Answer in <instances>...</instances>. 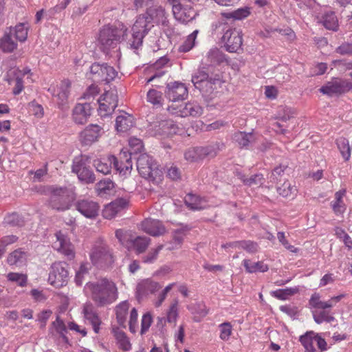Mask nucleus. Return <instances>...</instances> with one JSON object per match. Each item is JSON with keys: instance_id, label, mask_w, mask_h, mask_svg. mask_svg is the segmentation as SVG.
Masks as SVG:
<instances>
[{"instance_id": "ea45409f", "label": "nucleus", "mask_w": 352, "mask_h": 352, "mask_svg": "<svg viewBox=\"0 0 352 352\" xmlns=\"http://www.w3.org/2000/svg\"><path fill=\"white\" fill-rule=\"evenodd\" d=\"M146 100L156 108L162 106V93L154 89L148 90L146 94Z\"/></svg>"}, {"instance_id": "4d7b16f0", "label": "nucleus", "mask_w": 352, "mask_h": 352, "mask_svg": "<svg viewBox=\"0 0 352 352\" xmlns=\"http://www.w3.org/2000/svg\"><path fill=\"white\" fill-rule=\"evenodd\" d=\"M220 329L219 338L223 340L227 341L229 340L232 333V326L230 322H223L219 326Z\"/></svg>"}, {"instance_id": "4c0bfd02", "label": "nucleus", "mask_w": 352, "mask_h": 352, "mask_svg": "<svg viewBox=\"0 0 352 352\" xmlns=\"http://www.w3.org/2000/svg\"><path fill=\"white\" fill-rule=\"evenodd\" d=\"M253 139L254 135L252 133L238 131L233 135L234 141L241 148L248 146Z\"/></svg>"}, {"instance_id": "cd10ccee", "label": "nucleus", "mask_w": 352, "mask_h": 352, "mask_svg": "<svg viewBox=\"0 0 352 352\" xmlns=\"http://www.w3.org/2000/svg\"><path fill=\"white\" fill-rule=\"evenodd\" d=\"M129 309V303L126 300L121 302L116 307L117 322L120 327L124 328L126 327V316Z\"/></svg>"}, {"instance_id": "aec40b11", "label": "nucleus", "mask_w": 352, "mask_h": 352, "mask_svg": "<svg viewBox=\"0 0 352 352\" xmlns=\"http://www.w3.org/2000/svg\"><path fill=\"white\" fill-rule=\"evenodd\" d=\"M203 109L196 102H182L177 104V116L197 117L202 114Z\"/></svg>"}, {"instance_id": "ddd939ff", "label": "nucleus", "mask_w": 352, "mask_h": 352, "mask_svg": "<svg viewBox=\"0 0 352 352\" xmlns=\"http://www.w3.org/2000/svg\"><path fill=\"white\" fill-rule=\"evenodd\" d=\"M132 152L127 153L126 152L121 153L119 158L114 155H110V159L113 161L114 168L122 175H127L131 173L132 169L131 161Z\"/></svg>"}, {"instance_id": "7ed1b4c3", "label": "nucleus", "mask_w": 352, "mask_h": 352, "mask_svg": "<svg viewBox=\"0 0 352 352\" xmlns=\"http://www.w3.org/2000/svg\"><path fill=\"white\" fill-rule=\"evenodd\" d=\"M136 166L140 175L146 179L155 183L161 180V170L153 157L146 153H142L137 157Z\"/></svg>"}, {"instance_id": "1a4fd4ad", "label": "nucleus", "mask_w": 352, "mask_h": 352, "mask_svg": "<svg viewBox=\"0 0 352 352\" xmlns=\"http://www.w3.org/2000/svg\"><path fill=\"white\" fill-rule=\"evenodd\" d=\"M90 256L92 263L100 268L109 267L114 262L111 250L104 243L96 246Z\"/></svg>"}, {"instance_id": "e433bc0d", "label": "nucleus", "mask_w": 352, "mask_h": 352, "mask_svg": "<svg viewBox=\"0 0 352 352\" xmlns=\"http://www.w3.org/2000/svg\"><path fill=\"white\" fill-rule=\"evenodd\" d=\"M25 261V253L20 249L13 251L9 254L7 262L10 265L20 266Z\"/></svg>"}, {"instance_id": "13d9d810", "label": "nucleus", "mask_w": 352, "mask_h": 352, "mask_svg": "<svg viewBox=\"0 0 352 352\" xmlns=\"http://www.w3.org/2000/svg\"><path fill=\"white\" fill-rule=\"evenodd\" d=\"M163 247V245H159L156 248L151 249L146 255L142 257V262L144 263H154L158 256L159 252L162 250Z\"/></svg>"}, {"instance_id": "0e129e2a", "label": "nucleus", "mask_w": 352, "mask_h": 352, "mask_svg": "<svg viewBox=\"0 0 352 352\" xmlns=\"http://www.w3.org/2000/svg\"><path fill=\"white\" fill-rule=\"evenodd\" d=\"M88 274V268L85 264H81L79 270L76 272L75 276V283L78 286H80L82 284L84 276Z\"/></svg>"}, {"instance_id": "603ef678", "label": "nucleus", "mask_w": 352, "mask_h": 352, "mask_svg": "<svg viewBox=\"0 0 352 352\" xmlns=\"http://www.w3.org/2000/svg\"><path fill=\"white\" fill-rule=\"evenodd\" d=\"M198 31L195 30L192 34L188 36L184 43L179 47V50L182 52L190 51L195 45Z\"/></svg>"}, {"instance_id": "a19ab883", "label": "nucleus", "mask_w": 352, "mask_h": 352, "mask_svg": "<svg viewBox=\"0 0 352 352\" xmlns=\"http://www.w3.org/2000/svg\"><path fill=\"white\" fill-rule=\"evenodd\" d=\"M338 148L345 161H348L351 157V148L349 140L343 137L336 140Z\"/></svg>"}, {"instance_id": "a211bd4d", "label": "nucleus", "mask_w": 352, "mask_h": 352, "mask_svg": "<svg viewBox=\"0 0 352 352\" xmlns=\"http://www.w3.org/2000/svg\"><path fill=\"white\" fill-rule=\"evenodd\" d=\"M71 83L69 80L61 81L59 87L57 88L56 93L55 90L52 93L54 97L56 98V102L58 108L64 109L68 102V97L69 95V88Z\"/></svg>"}, {"instance_id": "0eeeda50", "label": "nucleus", "mask_w": 352, "mask_h": 352, "mask_svg": "<svg viewBox=\"0 0 352 352\" xmlns=\"http://www.w3.org/2000/svg\"><path fill=\"white\" fill-rule=\"evenodd\" d=\"M69 265L66 262L57 261L52 263L50 267L48 281L56 288L65 286L69 280Z\"/></svg>"}, {"instance_id": "864d4df0", "label": "nucleus", "mask_w": 352, "mask_h": 352, "mask_svg": "<svg viewBox=\"0 0 352 352\" xmlns=\"http://www.w3.org/2000/svg\"><path fill=\"white\" fill-rule=\"evenodd\" d=\"M320 91L323 94L328 96H333L334 94H340L339 90L338 89V85L336 79L328 82L324 86L320 89Z\"/></svg>"}, {"instance_id": "69168bd1", "label": "nucleus", "mask_w": 352, "mask_h": 352, "mask_svg": "<svg viewBox=\"0 0 352 352\" xmlns=\"http://www.w3.org/2000/svg\"><path fill=\"white\" fill-rule=\"evenodd\" d=\"M277 238L279 242L289 251L293 253H296L298 251V249L294 245H292L289 243L288 241L286 239L285 234L283 232H278L277 233Z\"/></svg>"}, {"instance_id": "c9c22d12", "label": "nucleus", "mask_w": 352, "mask_h": 352, "mask_svg": "<svg viewBox=\"0 0 352 352\" xmlns=\"http://www.w3.org/2000/svg\"><path fill=\"white\" fill-rule=\"evenodd\" d=\"M194 10L192 7L184 8L180 3H177V21L182 23L187 22L193 19Z\"/></svg>"}, {"instance_id": "a18cd8bd", "label": "nucleus", "mask_w": 352, "mask_h": 352, "mask_svg": "<svg viewBox=\"0 0 352 352\" xmlns=\"http://www.w3.org/2000/svg\"><path fill=\"white\" fill-rule=\"evenodd\" d=\"M299 291L298 287H291V288H286L283 289H277L275 291H272L271 292V295L276 298L279 300H286L288 296H292L296 293H298Z\"/></svg>"}, {"instance_id": "393cba45", "label": "nucleus", "mask_w": 352, "mask_h": 352, "mask_svg": "<svg viewBox=\"0 0 352 352\" xmlns=\"http://www.w3.org/2000/svg\"><path fill=\"white\" fill-rule=\"evenodd\" d=\"M252 13V8L250 7L240 8L232 12H223L221 16L226 19H232L234 21H241L248 18Z\"/></svg>"}, {"instance_id": "5701e85b", "label": "nucleus", "mask_w": 352, "mask_h": 352, "mask_svg": "<svg viewBox=\"0 0 352 352\" xmlns=\"http://www.w3.org/2000/svg\"><path fill=\"white\" fill-rule=\"evenodd\" d=\"M12 30L6 31L0 38V49L4 53H12L17 48V43L12 37Z\"/></svg>"}, {"instance_id": "9b49d317", "label": "nucleus", "mask_w": 352, "mask_h": 352, "mask_svg": "<svg viewBox=\"0 0 352 352\" xmlns=\"http://www.w3.org/2000/svg\"><path fill=\"white\" fill-rule=\"evenodd\" d=\"M192 82L195 87L204 94H206L208 89H212V86H220L222 84L221 79L218 78H209L208 74L203 71H198L192 77Z\"/></svg>"}, {"instance_id": "49530a36", "label": "nucleus", "mask_w": 352, "mask_h": 352, "mask_svg": "<svg viewBox=\"0 0 352 352\" xmlns=\"http://www.w3.org/2000/svg\"><path fill=\"white\" fill-rule=\"evenodd\" d=\"M313 316L314 321L317 324H321L324 322H331L335 320L334 316H333L329 311L326 310L315 311Z\"/></svg>"}, {"instance_id": "f03ea898", "label": "nucleus", "mask_w": 352, "mask_h": 352, "mask_svg": "<svg viewBox=\"0 0 352 352\" xmlns=\"http://www.w3.org/2000/svg\"><path fill=\"white\" fill-rule=\"evenodd\" d=\"M127 28L123 25H104L100 30L98 43L100 50L104 54H109L111 49L115 48L117 45L124 39L126 36Z\"/></svg>"}, {"instance_id": "473e14b6", "label": "nucleus", "mask_w": 352, "mask_h": 352, "mask_svg": "<svg viewBox=\"0 0 352 352\" xmlns=\"http://www.w3.org/2000/svg\"><path fill=\"white\" fill-rule=\"evenodd\" d=\"M201 146L190 147L184 153V158L190 162H198L204 160Z\"/></svg>"}, {"instance_id": "052dcab7", "label": "nucleus", "mask_w": 352, "mask_h": 352, "mask_svg": "<svg viewBox=\"0 0 352 352\" xmlns=\"http://www.w3.org/2000/svg\"><path fill=\"white\" fill-rule=\"evenodd\" d=\"M339 94H342L352 90V81L336 78Z\"/></svg>"}, {"instance_id": "8fccbe9b", "label": "nucleus", "mask_w": 352, "mask_h": 352, "mask_svg": "<svg viewBox=\"0 0 352 352\" xmlns=\"http://www.w3.org/2000/svg\"><path fill=\"white\" fill-rule=\"evenodd\" d=\"M335 234L339 239L342 240L345 246L351 250L352 249V239L351 236L341 228H335Z\"/></svg>"}, {"instance_id": "2eb2a0df", "label": "nucleus", "mask_w": 352, "mask_h": 352, "mask_svg": "<svg viewBox=\"0 0 352 352\" xmlns=\"http://www.w3.org/2000/svg\"><path fill=\"white\" fill-rule=\"evenodd\" d=\"M92 107L89 103L77 104L72 111V120L76 124H85L91 115Z\"/></svg>"}, {"instance_id": "a878e982", "label": "nucleus", "mask_w": 352, "mask_h": 352, "mask_svg": "<svg viewBox=\"0 0 352 352\" xmlns=\"http://www.w3.org/2000/svg\"><path fill=\"white\" fill-rule=\"evenodd\" d=\"M346 195V190L342 189L337 191L334 195V200L331 202V206L335 214H342L346 209V206L343 201V197Z\"/></svg>"}, {"instance_id": "f257e3e1", "label": "nucleus", "mask_w": 352, "mask_h": 352, "mask_svg": "<svg viewBox=\"0 0 352 352\" xmlns=\"http://www.w3.org/2000/svg\"><path fill=\"white\" fill-rule=\"evenodd\" d=\"M84 291L98 307L107 306L118 298L116 284L106 278L87 283Z\"/></svg>"}, {"instance_id": "7c9ffc66", "label": "nucleus", "mask_w": 352, "mask_h": 352, "mask_svg": "<svg viewBox=\"0 0 352 352\" xmlns=\"http://www.w3.org/2000/svg\"><path fill=\"white\" fill-rule=\"evenodd\" d=\"M243 265L248 273L265 272L269 270L268 265L263 261L253 263L250 259H244Z\"/></svg>"}, {"instance_id": "bb28decb", "label": "nucleus", "mask_w": 352, "mask_h": 352, "mask_svg": "<svg viewBox=\"0 0 352 352\" xmlns=\"http://www.w3.org/2000/svg\"><path fill=\"white\" fill-rule=\"evenodd\" d=\"M142 14L146 15V17L150 23H152L153 21L159 23L163 21L165 10L162 6H151L148 8L146 12Z\"/></svg>"}, {"instance_id": "f8f14e48", "label": "nucleus", "mask_w": 352, "mask_h": 352, "mask_svg": "<svg viewBox=\"0 0 352 352\" xmlns=\"http://www.w3.org/2000/svg\"><path fill=\"white\" fill-rule=\"evenodd\" d=\"M76 209L84 217L95 219L99 214L100 206L98 202L89 199H79L74 204Z\"/></svg>"}, {"instance_id": "2f4dec72", "label": "nucleus", "mask_w": 352, "mask_h": 352, "mask_svg": "<svg viewBox=\"0 0 352 352\" xmlns=\"http://www.w3.org/2000/svg\"><path fill=\"white\" fill-rule=\"evenodd\" d=\"M151 243V239L144 236H139L131 240V245L137 254L144 252Z\"/></svg>"}, {"instance_id": "f3484780", "label": "nucleus", "mask_w": 352, "mask_h": 352, "mask_svg": "<svg viewBox=\"0 0 352 352\" xmlns=\"http://www.w3.org/2000/svg\"><path fill=\"white\" fill-rule=\"evenodd\" d=\"M76 163L77 164L72 166V173L77 175L81 182L86 184H94L96 178L92 169L89 166H82V164Z\"/></svg>"}, {"instance_id": "4be33fe9", "label": "nucleus", "mask_w": 352, "mask_h": 352, "mask_svg": "<svg viewBox=\"0 0 352 352\" xmlns=\"http://www.w3.org/2000/svg\"><path fill=\"white\" fill-rule=\"evenodd\" d=\"M135 124L133 116L124 112L116 120V129L118 132H126Z\"/></svg>"}, {"instance_id": "39448f33", "label": "nucleus", "mask_w": 352, "mask_h": 352, "mask_svg": "<svg viewBox=\"0 0 352 352\" xmlns=\"http://www.w3.org/2000/svg\"><path fill=\"white\" fill-rule=\"evenodd\" d=\"M89 73L87 76L95 83L108 84L113 80L118 75L117 71L113 67L107 63H94L90 66Z\"/></svg>"}, {"instance_id": "37998d69", "label": "nucleus", "mask_w": 352, "mask_h": 352, "mask_svg": "<svg viewBox=\"0 0 352 352\" xmlns=\"http://www.w3.org/2000/svg\"><path fill=\"white\" fill-rule=\"evenodd\" d=\"M58 239L60 241V245L58 248V252L65 256L68 260H72L75 256L73 245L69 242L60 239L59 237H58Z\"/></svg>"}, {"instance_id": "9d476101", "label": "nucleus", "mask_w": 352, "mask_h": 352, "mask_svg": "<svg viewBox=\"0 0 352 352\" xmlns=\"http://www.w3.org/2000/svg\"><path fill=\"white\" fill-rule=\"evenodd\" d=\"M221 42L228 52H239L243 45V34L235 28H229L223 33Z\"/></svg>"}, {"instance_id": "4468645a", "label": "nucleus", "mask_w": 352, "mask_h": 352, "mask_svg": "<svg viewBox=\"0 0 352 352\" xmlns=\"http://www.w3.org/2000/svg\"><path fill=\"white\" fill-rule=\"evenodd\" d=\"M102 128L98 124H90L79 134L81 144L89 146L98 140L102 133Z\"/></svg>"}, {"instance_id": "bf43d9fd", "label": "nucleus", "mask_w": 352, "mask_h": 352, "mask_svg": "<svg viewBox=\"0 0 352 352\" xmlns=\"http://www.w3.org/2000/svg\"><path fill=\"white\" fill-rule=\"evenodd\" d=\"M165 96L169 101H176V81L168 82L165 90Z\"/></svg>"}, {"instance_id": "c03bdc74", "label": "nucleus", "mask_w": 352, "mask_h": 352, "mask_svg": "<svg viewBox=\"0 0 352 352\" xmlns=\"http://www.w3.org/2000/svg\"><path fill=\"white\" fill-rule=\"evenodd\" d=\"M100 98H102V101L111 104V109H116L118 105V97L116 89L105 91Z\"/></svg>"}, {"instance_id": "b1692460", "label": "nucleus", "mask_w": 352, "mask_h": 352, "mask_svg": "<svg viewBox=\"0 0 352 352\" xmlns=\"http://www.w3.org/2000/svg\"><path fill=\"white\" fill-rule=\"evenodd\" d=\"M184 202L189 208L194 210H203L208 206V202L204 198L192 194L186 195Z\"/></svg>"}, {"instance_id": "680f3d73", "label": "nucleus", "mask_w": 352, "mask_h": 352, "mask_svg": "<svg viewBox=\"0 0 352 352\" xmlns=\"http://www.w3.org/2000/svg\"><path fill=\"white\" fill-rule=\"evenodd\" d=\"M153 322L152 316L149 312L144 314L142 316L141 320V330L140 333L142 335L146 333L150 328Z\"/></svg>"}, {"instance_id": "c756f323", "label": "nucleus", "mask_w": 352, "mask_h": 352, "mask_svg": "<svg viewBox=\"0 0 352 352\" xmlns=\"http://www.w3.org/2000/svg\"><path fill=\"white\" fill-rule=\"evenodd\" d=\"M321 22L327 30L337 31L338 29V19L333 11L325 12L322 16Z\"/></svg>"}, {"instance_id": "09e8293b", "label": "nucleus", "mask_w": 352, "mask_h": 352, "mask_svg": "<svg viewBox=\"0 0 352 352\" xmlns=\"http://www.w3.org/2000/svg\"><path fill=\"white\" fill-rule=\"evenodd\" d=\"M28 28L25 23H21L16 25L14 29V34L17 41L24 42L28 37Z\"/></svg>"}, {"instance_id": "c85d7f7f", "label": "nucleus", "mask_w": 352, "mask_h": 352, "mask_svg": "<svg viewBox=\"0 0 352 352\" xmlns=\"http://www.w3.org/2000/svg\"><path fill=\"white\" fill-rule=\"evenodd\" d=\"M113 161L110 159V155L107 158L96 159L93 162V165L97 172L103 175L110 174L112 169Z\"/></svg>"}, {"instance_id": "6e6d98bb", "label": "nucleus", "mask_w": 352, "mask_h": 352, "mask_svg": "<svg viewBox=\"0 0 352 352\" xmlns=\"http://www.w3.org/2000/svg\"><path fill=\"white\" fill-rule=\"evenodd\" d=\"M7 278L8 280L15 282L21 287L25 286L28 281L27 276L23 274L10 272L8 274Z\"/></svg>"}, {"instance_id": "20e7f679", "label": "nucleus", "mask_w": 352, "mask_h": 352, "mask_svg": "<svg viewBox=\"0 0 352 352\" xmlns=\"http://www.w3.org/2000/svg\"><path fill=\"white\" fill-rule=\"evenodd\" d=\"M153 25L146 17V15L140 14L132 27L131 38L129 39L127 44L131 49L138 50L143 43V38L148 33Z\"/></svg>"}, {"instance_id": "412c9836", "label": "nucleus", "mask_w": 352, "mask_h": 352, "mask_svg": "<svg viewBox=\"0 0 352 352\" xmlns=\"http://www.w3.org/2000/svg\"><path fill=\"white\" fill-rule=\"evenodd\" d=\"M162 288V286L151 279H145L139 283L136 287V293L139 297L154 294Z\"/></svg>"}, {"instance_id": "dca6fc26", "label": "nucleus", "mask_w": 352, "mask_h": 352, "mask_svg": "<svg viewBox=\"0 0 352 352\" xmlns=\"http://www.w3.org/2000/svg\"><path fill=\"white\" fill-rule=\"evenodd\" d=\"M129 201L125 198H118L105 206L102 210V216L104 218L111 219L116 216V214L127 208Z\"/></svg>"}, {"instance_id": "774afa93", "label": "nucleus", "mask_w": 352, "mask_h": 352, "mask_svg": "<svg viewBox=\"0 0 352 352\" xmlns=\"http://www.w3.org/2000/svg\"><path fill=\"white\" fill-rule=\"evenodd\" d=\"M14 87L12 89V94L15 96L19 95L24 89L23 77L17 74H14Z\"/></svg>"}, {"instance_id": "de8ad7c7", "label": "nucleus", "mask_w": 352, "mask_h": 352, "mask_svg": "<svg viewBox=\"0 0 352 352\" xmlns=\"http://www.w3.org/2000/svg\"><path fill=\"white\" fill-rule=\"evenodd\" d=\"M116 338L119 349L124 351H129L131 349V344L125 333L123 331L118 332L116 334Z\"/></svg>"}, {"instance_id": "6e6552de", "label": "nucleus", "mask_w": 352, "mask_h": 352, "mask_svg": "<svg viewBox=\"0 0 352 352\" xmlns=\"http://www.w3.org/2000/svg\"><path fill=\"white\" fill-rule=\"evenodd\" d=\"M299 342L304 347L305 352H317L316 345L321 352L327 350V343L325 340L313 331H307L300 336Z\"/></svg>"}, {"instance_id": "3c124183", "label": "nucleus", "mask_w": 352, "mask_h": 352, "mask_svg": "<svg viewBox=\"0 0 352 352\" xmlns=\"http://www.w3.org/2000/svg\"><path fill=\"white\" fill-rule=\"evenodd\" d=\"M5 222L11 226L18 227H21L25 223L23 217L16 212L8 215L5 218Z\"/></svg>"}, {"instance_id": "f704fd0d", "label": "nucleus", "mask_w": 352, "mask_h": 352, "mask_svg": "<svg viewBox=\"0 0 352 352\" xmlns=\"http://www.w3.org/2000/svg\"><path fill=\"white\" fill-rule=\"evenodd\" d=\"M115 185L112 180L109 179H104L98 182L96 185V190L98 192V195L103 196L104 195H109L111 191L114 188Z\"/></svg>"}, {"instance_id": "72a5a7b5", "label": "nucleus", "mask_w": 352, "mask_h": 352, "mask_svg": "<svg viewBox=\"0 0 352 352\" xmlns=\"http://www.w3.org/2000/svg\"><path fill=\"white\" fill-rule=\"evenodd\" d=\"M82 312L85 318L88 320L91 324L100 320L98 314L91 302H86L84 305Z\"/></svg>"}, {"instance_id": "79ce46f5", "label": "nucleus", "mask_w": 352, "mask_h": 352, "mask_svg": "<svg viewBox=\"0 0 352 352\" xmlns=\"http://www.w3.org/2000/svg\"><path fill=\"white\" fill-rule=\"evenodd\" d=\"M277 191L283 197H294L297 193L295 186H292L288 181L285 182L280 186H278Z\"/></svg>"}, {"instance_id": "338daca9", "label": "nucleus", "mask_w": 352, "mask_h": 352, "mask_svg": "<svg viewBox=\"0 0 352 352\" xmlns=\"http://www.w3.org/2000/svg\"><path fill=\"white\" fill-rule=\"evenodd\" d=\"M99 102V108L98 111L101 115V116H106L109 114H111V113L115 110V109L111 108V104L107 103L105 101H102V98H100L98 100Z\"/></svg>"}, {"instance_id": "423d86ee", "label": "nucleus", "mask_w": 352, "mask_h": 352, "mask_svg": "<svg viewBox=\"0 0 352 352\" xmlns=\"http://www.w3.org/2000/svg\"><path fill=\"white\" fill-rule=\"evenodd\" d=\"M74 197L67 187L54 188L51 191L49 199L50 206L58 211H65L70 208Z\"/></svg>"}, {"instance_id": "e2e57ef3", "label": "nucleus", "mask_w": 352, "mask_h": 352, "mask_svg": "<svg viewBox=\"0 0 352 352\" xmlns=\"http://www.w3.org/2000/svg\"><path fill=\"white\" fill-rule=\"evenodd\" d=\"M239 248H242L250 253L256 252L258 245L256 242L252 241H239Z\"/></svg>"}, {"instance_id": "6ab92c4d", "label": "nucleus", "mask_w": 352, "mask_h": 352, "mask_svg": "<svg viewBox=\"0 0 352 352\" xmlns=\"http://www.w3.org/2000/svg\"><path fill=\"white\" fill-rule=\"evenodd\" d=\"M142 230L153 236L162 235L166 232V228L162 223L157 219H146L141 223Z\"/></svg>"}, {"instance_id": "58836bf2", "label": "nucleus", "mask_w": 352, "mask_h": 352, "mask_svg": "<svg viewBox=\"0 0 352 352\" xmlns=\"http://www.w3.org/2000/svg\"><path fill=\"white\" fill-rule=\"evenodd\" d=\"M223 147V144L220 142H214L206 146H201L204 159L207 157H214Z\"/></svg>"}, {"instance_id": "5fc2aeb1", "label": "nucleus", "mask_w": 352, "mask_h": 352, "mask_svg": "<svg viewBox=\"0 0 352 352\" xmlns=\"http://www.w3.org/2000/svg\"><path fill=\"white\" fill-rule=\"evenodd\" d=\"M206 56L208 61L211 64L220 63L223 59V54L217 47L210 49Z\"/></svg>"}]
</instances>
